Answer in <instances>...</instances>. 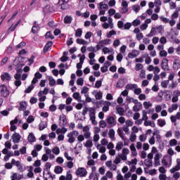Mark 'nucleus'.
<instances>
[{
	"mask_svg": "<svg viewBox=\"0 0 180 180\" xmlns=\"http://www.w3.org/2000/svg\"><path fill=\"white\" fill-rule=\"evenodd\" d=\"M9 90H8V87L5 84L0 85V95L3 96V98H8L10 95Z\"/></svg>",
	"mask_w": 180,
	"mask_h": 180,
	"instance_id": "obj_1",
	"label": "nucleus"
},
{
	"mask_svg": "<svg viewBox=\"0 0 180 180\" xmlns=\"http://www.w3.org/2000/svg\"><path fill=\"white\" fill-rule=\"evenodd\" d=\"M68 1L69 0H59L58 5L60 6L62 11H65V9H68Z\"/></svg>",
	"mask_w": 180,
	"mask_h": 180,
	"instance_id": "obj_2",
	"label": "nucleus"
},
{
	"mask_svg": "<svg viewBox=\"0 0 180 180\" xmlns=\"http://www.w3.org/2000/svg\"><path fill=\"white\" fill-rule=\"evenodd\" d=\"M168 59L163 58L161 63V68L163 69L164 71H169V65H168Z\"/></svg>",
	"mask_w": 180,
	"mask_h": 180,
	"instance_id": "obj_3",
	"label": "nucleus"
},
{
	"mask_svg": "<svg viewBox=\"0 0 180 180\" xmlns=\"http://www.w3.org/2000/svg\"><path fill=\"white\" fill-rule=\"evenodd\" d=\"M106 122L111 127L116 126V119H115L112 116H108L106 119Z\"/></svg>",
	"mask_w": 180,
	"mask_h": 180,
	"instance_id": "obj_4",
	"label": "nucleus"
},
{
	"mask_svg": "<svg viewBox=\"0 0 180 180\" xmlns=\"http://www.w3.org/2000/svg\"><path fill=\"white\" fill-rule=\"evenodd\" d=\"M76 175L79 176H85L86 175V169L84 167H79L76 172Z\"/></svg>",
	"mask_w": 180,
	"mask_h": 180,
	"instance_id": "obj_5",
	"label": "nucleus"
},
{
	"mask_svg": "<svg viewBox=\"0 0 180 180\" xmlns=\"http://www.w3.org/2000/svg\"><path fill=\"white\" fill-rule=\"evenodd\" d=\"M20 134L15 133L12 135V140L14 143H18L20 141Z\"/></svg>",
	"mask_w": 180,
	"mask_h": 180,
	"instance_id": "obj_6",
	"label": "nucleus"
},
{
	"mask_svg": "<svg viewBox=\"0 0 180 180\" xmlns=\"http://www.w3.org/2000/svg\"><path fill=\"white\" fill-rule=\"evenodd\" d=\"M1 81H11L12 77L8 72H4L1 75Z\"/></svg>",
	"mask_w": 180,
	"mask_h": 180,
	"instance_id": "obj_7",
	"label": "nucleus"
},
{
	"mask_svg": "<svg viewBox=\"0 0 180 180\" xmlns=\"http://www.w3.org/2000/svg\"><path fill=\"white\" fill-rule=\"evenodd\" d=\"M43 11L44 12L52 13V12H54V6L49 4L44 8Z\"/></svg>",
	"mask_w": 180,
	"mask_h": 180,
	"instance_id": "obj_8",
	"label": "nucleus"
},
{
	"mask_svg": "<svg viewBox=\"0 0 180 180\" xmlns=\"http://www.w3.org/2000/svg\"><path fill=\"white\" fill-rule=\"evenodd\" d=\"M52 46H53V41H49L46 44V45L44 46V49H43V53H44V54H46V53L49 51L50 47H51Z\"/></svg>",
	"mask_w": 180,
	"mask_h": 180,
	"instance_id": "obj_9",
	"label": "nucleus"
},
{
	"mask_svg": "<svg viewBox=\"0 0 180 180\" xmlns=\"http://www.w3.org/2000/svg\"><path fill=\"white\" fill-rule=\"evenodd\" d=\"M139 54H140V52H139V51L133 50L131 53H129L128 54V57L129 58H136V57H137Z\"/></svg>",
	"mask_w": 180,
	"mask_h": 180,
	"instance_id": "obj_10",
	"label": "nucleus"
},
{
	"mask_svg": "<svg viewBox=\"0 0 180 180\" xmlns=\"http://www.w3.org/2000/svg\"><path fill=\"white\" fill-rule=\"evenodd\" d=\"M116 111L120 116H123L124 115V109L122 107L117 106Z\"/></svg>",
	"mask_w": 180,
	"mask_h": 180,
	"instance_id": "obj_11",
	"label": "nucleus"
},
{
	"mask_svg": "<svg viewBox=\"0 0 180 180\" xmlns=\"http://www.w3.org/2000/svg\"><path fill=\"white\" fill-rule=\"evenodd\" d=\"M27 140L30 143H34V141H36V136H34L33 133H30Z\"/></svg>",
	"mask_w": 180,
	"mask_h": 180,
	"instance_id": "obj_12",
	"label": "nucleus"
},
{
	"mask_svg": "<svg viewBox=\"0 0 180 180\" xmlns=\"http://www.w3.org/2000/svg\"><path fill=\"white\" fill-rule=\"evenodd\" d=\"M72 22V17L66 15L64 18V23L65 25H70Z\"/></svg>",
	"mask_w": 180,
	"mask_h": 180,
	"instance_id": "obj_13",
	"label": "nucleus"
},
{
	"mask_svg": "<svg viewBox=\"0 0 180 180\" xmlns=\"http://www.w3.org/2000/svg\"><path fill=\"white\" fill-rule=\"evenodd\" d=\"M157 34V30L155 27H153L150 30V32L146 36L147 37H151L153 36H155Z\"/></svg>",
	"mask_w": 180,
	"mask_h": 180,
	"instance_id": "obj_14",
	"label": "nucleus"
},
{
	"mask_svg": "<svg viewBox=\"0 0 180 180\" xmlns=\"http://www.w3.org/2000/svg\"><path fill=\"white\" fill-rule=\"evenodd\" d=\"M143 106V104H141V103H139V105H135L134 107H133V110H134V112H139L140 110L141 109V107Z\"/></svg>",
	"mask_w": 180,
	"mask_h": 180,
	"instance_id": "obj_15",
	"label": "nucleus"
},
{
	"mask_svg": "<svg viewBox=\"0 0 180 180\" xmlns=\"http://www.w3.org/2000/svg\"><path fill=\"white\" fill-rule=\"evenodd\" d=\"M158 124L160 127H164V126H165V124H167V122H165V120L159 119L158 120Z\"/></svg>",
	"mask_w": 180,
	"mask_h": 180,
	"instance_id": "obj_16",
	"label": "nucleus"
},
{
	"mask_svg": "<svg viewBox=\"0 0 180 180\" xmlns=\"http://www.w3.org/2000/svg\"><path fill=\"white\" fill-rule=\"evenodd\" d=\"M62 122L63 123L60 124V127H65L67 126V117L65 115L62 117Z\"/></svg>",
	"mask_w": 180,
	"mask_h": 180,
	"instance_id": "obj_17",
	"label": "nucleus"
},
{
	"mask_svg": "<svg viewBox=\"0 0 180 180\" xmlns=\"http://www.w3.org/2000/svg\"><path fill=\"white\" fill-rule=\"evenodd\" d=\"M63 169L61 166H56L55 167L54 172L55 174H61Z\"/></svg>",
	"mask_w": 180,
	"mask_h": 180,
	"instance_id": "obj_18",
	"label": "nucleus"
},
{
	"mask_svg": "<svg viewBox=\"0 0 180 180\" xmlns=\"http://www.w3.org/2000/svg\"><path fill=\"white\" fill-rule=\"evenodd\" d=\"M126 89L130 90V89H136L137 88V84H127L125 86Z\"/></svg>",
	"mask_w": 180,
	"mask_h": 180,
	"instance_id": "obj_19",
	"label": "nucleus"
},
{
	"mask_svg": "<svg viewBox=\"0 0 180 180\" xmlns=\"http://www.w3.org/2000/svg\"><path fill=\"white\" fill-rule=\"evenodd\" d=\"M76 42L77 44H83V46L88 44V42L83 39H77Z\"/></svg>",
	"mask_w": 180,
	"mask_h": 180,
	"instance_id": "obj_20",
	"label": "nucleus"
},
{
	"mask_svg": "<svg viewBox=\"0 0 180 180\" xmlns=\"http://www.w3.org/2000/svg\"><path fill=\"white\" fill-rule=\"evenodd\" d=\"M19 110H26V101H22L20 103Z\"/></svg>",
	"mask_w": 180,
	"mask_h": 180,
	"instance_id": "obj_21",
	"label": "nucleus"
},
{
	"mask_svg": "<svg viewBox=\"0 0 180 180\" xmlns=\"http://www.w3.org/2000/svg\"><path fill=\"white\" fill-rule=\"evenodd\" d=\"M108 136L110 139H111V140H113V139H115V129H110L108 132Z\"/></svg>",
	"mask_w": 180,
	"mask_h": 180,
	"instance_id": "obj_22",
	"label": "nucleus"
},
{
	"mask_svg": "<svg viewBox=\"0 0 180 180\" xmlns=\"http://www.w3.org/2000/svg\"><path fill=\"white\" fill-rule=\"evenodd\" d=\"M49 81L50 86H54V85H56V79H54L53 77L50 76L49 77Z\"/></svg>",
	"mask_w": 180,
	"mask_h": 180,
	"instance_id": "obj_23",
	"label": "nucleus"
},
{
	"mask_svg": "<svg viewBox=\"0 0 180 180\" xmlns=\"http://www.w3.org/2000/svg\"><path fill=\"white\" fill-rule=\"evenodd\" d=\"M46 127H47V124H45L44 122H41L39 124V128L40 131H41L42 130H44V129H46Z\"/></svg>",
	"mask_w": 180,
	"mask_h": 180,
	"instance_id": "obj_24",
	"label": "nucleus"
},
{
	"mask_svg": "<svg viewBox=\"0 0 180 180\" xmlns=\"http://www.w3.org/2000/svg\"><path fill=\"white\" fill-rule=\"evenodd\" d=\"M39 29H40V27H39V25H33L31 32L32 33H34V34H36V33L39 32Z\"/></svg>",
	"mask_w": 180,
	"mask_h": 180,
	"instance_id": "obj_25",
	"label": "nucleus"
},
{
	"mask_svg": "<svg viewBox=\"0 0 180 180\" xmlns=\"http://www.w3.org/2000/svg\"><path fill=\"white\" fill-rule=\"evenodd\" d=\"M153 136L150 137V139H149V143L151 144V146H153V144H155V138L154 137V136H155L157 134L155 132H153Z\"/></svg>",
	"mask_w": 180,
	"mask_h": 180,
	"instance_id": "obj_26",
	"label": "nucleus"
},
{
	"mask_svg": "<svg viewBox=\"0 0 180 180\" xmlns=\"http://www.w3.org/2000/svg\"><path fill=\"white\" fill-rule=\"evenodd\" d=\"M179 170H180V166L176 165L174 167H173L170 169V172H171V174H174V173L176 172V171H179Z\"/></svg>",
	"mask_w": 180,
	"mask_h": 180,
	"instance_id": "obj_27",
	"label": "nucleus"
},
{
	"mask_svg": "<svg viewBox=\"0 0 180 180\" xmlns=\"http://www.w3.org/2000/svg\"><path fill=\"white\" fill-rule=\"evenodd\" d=\"M103 46H105V45L103 44L102 41H99L98 42L97 45L96 46V49H97V51H99V50H101V49H102V47H103Z\"/></svg>",
	"mask_w": 180,
	"mask_h": 180,
	"instance_id": "obj_28",
	"label": "nucleus"
},
{
	"mask_svg": "<svg viewBox=\"0 0 180 180\" xmlns=\"http://www.w3.org/2000/svg\"><path fill=\"white\" fill-rule=\"evenodd\" d=\"M34 89V86L32 84L31 86H28L27 89L25 90V94H30Z\"/></svg>",
	"mask_w": 180,
	"mask_h": 180,
	"instance_id": "obj_29",
	"label": "nucleus"
},
{
	"mask_svg": "<svg viewBox=\"0 0 180 180\" xmlns=\"http://www.w3.org/2000/svg\"><path fill=\"white\" fill-rule=\"evenodd\" d=\"M45 37L46 39H51V40H53V39H54V37L53 36V34H51V32H50V31H49L46 33Z\"/></svg>",
	"mask_w": 180,
	"mask_h": 180,
	"instance_id": "obj_30",
	"label": "nucleus"
},
{
	"mask_svg": "<svg viewBox=\"0 0 180 180\" xmlns=\"http://www.w3.org/2000/svg\"><path fill=\"white\" fill-rule=\"evenodd\" d=\"M84 146L85 147L91 148L94 146V143H92V141L91 139H89L86 141Z\"/></svg>",
	"mask_w": 180,
	"mask_h": 180,
	"instance_id": "obj_31",
	"label": "nucleus"
},
{
	"mask_svg": "<svg viewBox=\"0 0 180 180\" xmlns=\"http://www.w3.org/2000/svg\"><path fill=\"white\" fill-rule=\"evenodd\" d=\"M52 153L56 154V155H58V154H60V148H58V146H56L52 149Z\"/></svg>",
	"mask_w": 180,
	"mask_h": 180,
	"instance_id": "obj_32",
	"label": "nucleus"
},
{
	"mask_svg": "<svg viewBox=\"0 0 180 180\" xmlns=\"http://www.w3.org/2000/svg\"><path fill=\"white\" fill-rule=\"evenodd\" d=\"M75 36L76 37H81V36H82V29H77L75 32Z\"/></svg>",
	"mask_w": 180,
	"mask_h": 180,
	"instance_id": "obj_33",
	"label": "nucleus"
},
{
	"mask_svg": "<svg viewBox=\"0 0 180 180\" xmlns=\"http://www.w3.org/2000/svg\"><path fill=\"white\" fill-rule=\"evenodd\" d=\"M25 46H26L25 42L22 41L15 46V49L16 50H19V49H23V47H25Z\"/></svg>",
	"mask_w": 180,
	"mask_h": 180,
	"instance_id": "obj_34",
	"label": "nucleus"
},
{
	"mask_svg": "<svg viewBox=\"0 0 180 180\" xmlns=\"http://www.w3.org/2000/svg\"><path fill=\"white\" fill-rule=\"evenodd\" d=\"M123 147V142H118L116 145V150H117V151H120V150H122Z\"/></svg>",
	"mask_w": 180,
	"mask_h": 180,
	"instance_id": "obj_35",
	"label": "nucleus"
},
{
	"mask_svg": "<svg viewBox=\"0 0 180 180\" xmlns=\"http://www.w3.org/2000/svg\"><path fill=\"white\" fill-rule=\"evenodd\" d=\"M11 164L15 165V167H20V162L19 160L16 161L15 159H12Z\"/></svg>",
	"mask_w": 180,
	"mask_h": 180,
	"instance_id": "obj_36",
	"label": "nucleus"
},
{
	"mask_svg": "<svg viewBox=\"0 0 180 180\" xmlns=\"http://www.w3.org/2000/svg\"><path fill=\"white\" fill-rule=\"evenodd\" d=\"M100 9H108L109 6L108 4H103V2H101L99 4Z\"/></svg>",
	"mask_w": 180,
	"mask_h": 180,
	"instance_id": "obj_37",
	"label": "nucleus"
},
{
	"mask_svg": "<svg viewBox=\"0 0 180 180\" xmlns=\"http://www.w3.org/2000/svg\"><path fill=\"white\" fill-rule=\"evenodd\" d=\"M176 144H178L176 139H171L169 141V146H171V147H174V146H176Z\"/></svg>",
	"mask_w": 180,
	"mask_h": 180,
	"instance_id": "obj_38",
	"label": "nucleus"
},
{
	"mask_svg": "<svg viewBox=\"0 0 180 180\" xmlns=\"http://www.w3.org/2000/svg\"><path fill=\"white\" fill-rule=\"evenodd\" d=\"M111 42H112V39H109L101 40V43H103V44H104V46L110 44Z\"/></svg>",
	"mask_w": 180,
	"mask_h": 180,
	"instance_id": "obj_39",
	"label": "nucleus"
},
{
	"mask_svg": "<svg viewBox=\"0 0 180 180\" xmlns=\"http://www.w3.org/2000/svg\"><path fill=\"white\" fill-rule=\"evenodd\" d=\"M77 84L82 86L84 85V78L80 77L77 80Z\"/></svg>",
	"mask_w": 180,
	"mask_h": 180,
	"instance_id": "obj_40",
	"label": "nucleus"
},
{
	"mask_svg": "<svg viewBox=\"0 0 180 180\" xmlns=\"http://www.w3.org/2000/svg\"><path fill=\"white\" fill-rule=\"evenodd\" d=\"M143 64L137 63L135 66L136 71H140V70H143Z\"/></svg>",
	"mask_w": 180,
	"mask_h": 180,
	"instance_id": "obj_41",
	"label": "nucleus"
},
{
	"mask_svg": "<svg viewBox=\"0 0 180 180\" xmlns=\"http://www.w3.org/2000/svg\"><path fill=\"white\" fill-rule=\"evenodd\" d=\"M123 86H124V84L122 83V79L118 80L116 84V88H123Z\"/></svg>",
	"mask_w": 180,
	"mask_h": 180,
	"instance_id": "obj_42",
	"label": "nucleus"
},
{
	"mask_svg": "<svg viewBox=\"0 0 180 180\" xmlns=\"http://www.w3.org/2000/svg\"><path fill=\"white\" fill-rule=\"evenodd\" d=\"M99 123H100V127H102V129H105V127L108 126V124L105 120H101Z\"/></svg>",
	"mask_w": 180,
	"mask_h": 180,
	"instance_id": "obj_43",
	"label": "nucleus"
},
{
	"mask_svg": "<svg viewBox=\"0 0 180 180\" xmlns=\"http://www.w3.org/2000/svg\"><path fill=\"white\" fill-rule=\"evenodd\" d=\"M43 178L44 180H54L56 179V175L55 174H52L51 177H45L44 176V172H43Z\"/></svg>",
	"mask_w": 180,
	"mask_h": 180,
	"instance_id": "obj_44",
	"label": "nucleus"
},
{
	"mask_svg": "<svg viewBox=\"0 0 180 180\" xmlns=\"http://www.w3.org/2000/svg\"><path fill=\"white\" fill-rule=\"evenodd\" d=\"M168 56V53L165 50H162L160 52V57H167Z\"/></svg>",
	"mask_w": 180,
	"mask_h": 180,
	"instance_id": "obj_45",
	"label": "nucleus"
},
{
	"mask_svg": "<svg viewBox=\"0 0 180 180\" xmlns=\"http://www.w3.org/2000/svg\"><path fill=\"white\" fill-rule=\"evenodd\" d=\"M116 34V31L115 30H111L108 32V34H107V37L108 39H110V37H112L113 35Z\"/></svg>",
	"mask_w": 180,
	"mask_h": 180,
	"instance_id": "obj_46",
	"label": "nucleus"
},
{
	"mask_svg": "<svg viewBox=\"0 0 180 180\" xmlns=\"http://www.w3.org/2000/svg\"><path fill=\"white\" fill-rule=\"evenodd\" d=\"M143 106H144L145 109H148V108H151V106H153V104H151L147 101H145L143 103Z\"/></svg>",
	"mask_w": 180,
	"mask_h": 180,
	"instance_id": "obj_47",
	"label": "nucleus"
},
{
	"mask_svg": "<svg viewBox=\"0 0 180 180\" xmlns=\"http://www.w3.org/2000/svg\"><path fill=\"white\" fill-rule=\"evenodd\" d=\"M136 138L137 136H136V134H131L130 136L129 140L131 143H134V141H136Z\"/></svg>",
	"mask_w": 180,
	"mask_h": 180,
	"instance_id": "obj_48",
	"label": "nucleus"
},
{
	"mask_svg": "<svg viewBox=\"0 0 180 180\" xmlns=\"http://www.w3.org/2000/svg\"><path fill=\"white\" fill-rule=\"evenodd\" d=\"M88 51H90L91 53H96L98 51V49H96L94 46H89L87 48Z\"/></svg>",
	"mask_w": 180,
	"mask_h": 180,
	"instance_id": "obj_49",
	"label": "nucleus"
},
{
	"mask_svg": "<svg viewBox=\"0 0 180 180\" xmlns=\"http://www.w3.org/2000/svg\"><path fill=\"white\" fill-rule=\"evenodd\" d=\"M27 123H33L34 122V117L32 115H30L27 119Z\"/></svg>",
	"mask_w": 180,
	"mask_h": 180,
	"instance_id": "obj_50",
	"label": "nucleus"
},
{
	"mask_svg": "<svg viewBox=\"0 0 180 180\" xmlns=\"http://www.w3.org/2000/svg\"><path fill=\"white\" fill-rule=\"evenodd\" d=\"M6 148H8V150H11L12 148V143L9 141H6L4 144Z\"/></svg>",
	"mask_w": 180,
	"mask_h": 180,
	"instance_id": "obj_51",
	"label": "nucleus"
},
{
	"mask_svg": "<svg viewBox=\"0 0 180 180\" xmlns=\"http://www.w3.org/2000/svg\"><path fill=\"white\" fill-rule=\"evenodd\" d=\"M102 86V80L96 81L95 83V88H101Z\"/></svg>",
	"mask_w": 180,
	"mask_h": 180,
	"instance_id": "obj_52",
	"label": "nucleus"
},
{
	"mask_svg": "<svg viewBox=\"0 0 180 180\" xmlns=\"http://www.w3.org/2000/svg\"><path fill=\"white\" fill-rule=\"evenodd\" d=\"M169 83V82L168 80L163 81L161 83V86H162V88H167L168 86Z\"/></svg>",
	"mask_w": 180,
	"mask_h": 180,
	"instance_id": "obj_53",
	"label": "nucleus"
},
{
	"mask_svg": "<svg viewBox=\"0 0 180 180\" xmlns=\"http://www.w3.org/2000/svg\"><path fill=\"white\" fill-rule=\"evenodd\" d=\"M131 27V23L130 22H127L124 25V29H125V30H129V29H130Z\"/></svg>",
	"mask_w": 180,
	"mask_h": 180,
	"instance_id": "obj_54",
	"label": "nucleus"
},
{
	"mask_svg": "<svg viewBox=\"0 0 180 180\" xmlns=\"http://www.w3.org/2000/svg\"><path fill=\"white\" fill-rule=\"evenodd\" d=\"M142 120H145V122L148 120V117L147 116V112H146L144 110L143 111Z\"/></svg>",
	"mask_w": 180,
	"mask_h": 180,
	"instance_id": "obj_55",
	"label": "nucleus"
},
{
	"mask_svg": "<svg viewBox=\"0 0 180 180\" xmlns=\"http://www.w3.org/2000/svg\"><path fill=\"white\" fill-rule=\"evenodd\" d=\"M96 99L97 100H101L102 98V96H103V94L102 92L99 91L96 94Z\"/></svg>",
	"mask_w": 180,
	"mask_h": 180,
	"instance_id": "obj_56",
	"label": "nucleus"
},
{
	"mask_svg": "<svg viewBox=\"0 0 180 180\" xmlns=\"http://www.w3.org/2000/svg\"><path fill=\"white\" fill-rule=\"evenodd\" d=\"M117 58V60L119 61V63H121L122 60H123V55H122V53H118L117 55V58Z\"/></svg>",
	"mask_w": 180,
	"mask_h": 180,
	"instance_id": "obj_57",
	"label": "nucleus"
},
{
	"mask_svg": "<svg viewBox=\"0 0 180 180\" xmlns=\"http://www.w3.org/2000/svg\"><path fill=\"white\" fill-rule=\"evenodd\" d=\"M109 70L111 71V72H116L117 70V67H116V65L110 66Z\"/></svg>",
	"mask_w": 180,
	"mask_h": 180,
	"instance_id": "obj_58",
	"label": "nucleus"
},
{
	"mask_svg": "<svg viewBox=\"0 0 180 180\" xmlns=\"http://www.w3.org/2000/svg\"><path fill=\"white\" fill-rule=\"evenodd\" d=\"M95 112H96L95 108H91L89 109V116H95Z\"/></svg>",
	"mask_w": 180,
	"mask_h": 180,
	"instance_id": "obj_59",
	"label": "nucleus"
},
{
	"mask_svg": "<svg viewBox=\"0 0 180 180\" xmlns=\"http://www.w3.org/2000/svg\"><path fill=\"white\" fill-rule=\"evenodd\" d=\"M140 23H141L140 20H134L132 22V25H133V26H139V25H140Z\"/></svg>",
	"mask_w": 180,
	"mask_h": 180,
	"instance_id": "obj_60",
	"label": "nucleus"
},
{
	"mask_svg": "<svg viewBox=\"0 0 180 180\" xmlns=\"http://www.w3.org/2000/svg\"><path fill=\"white\" fill-rule=\"evenodd\" d=\"M78 134H79L78 131H73L72 132H70L69 134H68V137H70V136H78Z\"/></svg>",
	"mask_w": 180,
	"mask_h": 180,
	"instance_id": "obj_61",
	"label": "nucleus"
},
{
	"mask_svg": "<svg viewBox=\"0 0 180 180\" xmlns=\"http://www.w3.org/2000/svg\"><path fill=\"white\" fill-rule=\"evenodd\" d=\"M84 37L86 39H91V37H92V33L91 32H87L84 35Z\"/></svg>",
	"mask_w": 180,
	"mask_h": 180,
	"instance_id": "obj_62",
	"label": "nucleus"
},
{
	"mask_svg": "<svg viewBox=\"0 0 180 180\" xmlns=\"http://www.w3.org/2000/svg\"><path fill=\"white\" fill-rule=\"evenodd\" d=\"M73 98H74V99H79V98H81V96H79V93H78V92L74 93Z\"/></svg>",
	"mask_w": 180,
	"mask_h": 180,
	"instance_id": "obj_63",
	"label": "nucleus"
},
{
	"mask_svg": "<svg viewBox=\"0 0 180 180\" xmlns=\"http://www.w3.org/2000/svg\"><path fill=\"white\" fill-rule=\"evenodd\" d=\"M159 179L160 180H167V175L166 174H160Z\"/></svg>",
	"mask_w": 180,
	"mask_h": 180,
	"instance_id": "obj_64",
	"label": "nucleus"
}]
</instances>
